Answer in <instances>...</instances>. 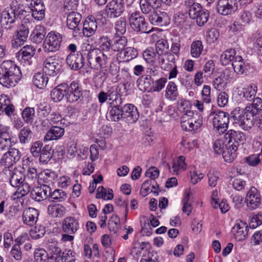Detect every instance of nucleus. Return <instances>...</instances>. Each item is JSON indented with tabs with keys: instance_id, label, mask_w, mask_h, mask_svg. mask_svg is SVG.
<instances>
[{
	"instance_id": "obj_1",
	"label": "nucleus",
	"mask_w": 262,
	"mask_h": 262,
	"mask_svg": "<svg viewBox=\"0 0 262 262\" xmlns=\"http://www.w3.org/2000/svg\"><path fill=\"white\" fill-rule=\"evenodd\" d=\"M17 2H13L9 7L6 8L2 12L0 17L1 27L7 30H11L15 29L20 20L27 16L29 12L20 4Z\"/></svg>"
},
{
	"instance_id": "obj_2",
	"label": "nucleus",
	"mask_w": 262,
	"mask_h": 262,
	"mask_svg": "<svg viewBox=\"0 0 262 262\" xmlns=\"http://www.w3.org/2000/svg\"><path fill=\"white\" fill-rule=\"evenodd\" d=\"M21 77L20 68L13 61H4L0 65V83L3 86H14Z\"/></svg>"
},
{
	"instance_id": "obj_3",
	"label": "nucleus",
	"mask_w": 262,
	"mask_h": 262,
	"mask_svg": "<svg viewBox=\"0 0 262 262\" xmlns=\"http://www.w3.org/2000/svg\"><path fill=\"white\" fill-rule=\"evenodd\" d=\"M184 5L188 11L190 18L195 20L199 26L202 27L207 23L209 13L200 4L195 3L194 0H185Z\"/></svg>"
},
{
	"instance_id": "obj_4",
	"label": "nucleus",
	"mask_w": 262,
	"mask_h": 262,
	"mask_svg": "<svg viewBox=\"0 0 262 262\" xmlns=\"http://www.w3.org/2000/svg\"><path fill=\"white\" fill-rule=\"evenodd\" d=\"M231 115L234 120V123L241 128L247 130L253 126L254 115L247 111L246 108L244 110L238 107L235 108L232 111Z\"/></svg>"
},
{
	"instance_id": "obj_5",
	"label": "nucleus",
	"mask_w": 262,
	"mask_h": 262,
	"mask_svg": "<svg viewBox=\"0 0 262 262\" xmlns=\"http://www.w3.org/2000/svg\"><path fill=\"white\" fill-rule=\"evenodd\" d=\"M129 25L136 32L140 33H150L153 28H150L144 16L139 11L130 13L128 16Z\"/></svg>"
},
{
	"instance_id": "obj_6",
	"label": "nucleus",
	"mask_w": 262,
	"mask_h": 262,
	"mask_svg": "<svg viewBox=\"0 0 262 262\" xmlns=\"http://www.w3.org/2000/svg\"><path fill=\"white\" fill-rule=\"evenodd\" d=\"M211 118L214 129L220 134H224L228 129L229 123V114L223 111L211 112Z\"/></svg>"
},
{
	"instance_id": "obj_7",
	"label": "nucleus",
	"mask_w": 262,
	"mask_h": 262,
	"mask_svg": "<svg viewBox=\"0 0 262 262\" xmlns=\"http://www.w3.org/2000/svg\"><path fill=\"white\" fill-rule=\"evenodd\" d=\"M61 41L62 36L60 33L51 31L44 39L43 50L47 53L55 52L59 49Z\"/></svg>"
},
{
	"instance_id": "obj_8",
	"label": "nucleus",
	"mask_w": 262,
	"mask_h": 262,
	"mask_svg": "<svg viewBox=\"0 0 262 262\" xmlns=\"http://www.w3.org/2000/svg\"><path fill=\"white\" fill-rule=\"evenodd\" d=\"M64 14L67 15V27L73 31V34L75 36L80 34L82 30V24L81 23L82 15L76 11L64 13Z\"/></svg>"
},
{
	"instance_id": "obj_9",
	"label": "nucleus",
	"mask_w": 262,
	"mask_h": 262,
	"mask_svg": "<svg viewBox=\"0 0 262 262\" xmlns=\"http://www.w3.org/2000/svg\"><path fill=\"white\" fill-rule=\"evenodd\" d=\"M38 180V174L36 168L29 167L26 174H24V185L20 188L21 193L27 195Z\"/></svg>"
},
{
	"instance_id": "obj_10",
	"label": "nucleus",
	"mask_w": 262,
	"mask_h": 262,
	"mask_svg": "<svg viewBox=\"0 0 262 262\" xmlns=\"http://www.w3.org/2000/svg\"><path fill=\"white\" fill-rule=\"evenodd\" d=\"M10 174V183L14 187H17V191L13 194V199L20 198L26 195L23 194L20 188L24 185V174L17 169H14Z\"/></svg>"
},
{
	"instance_id": "obj_11",
	"label": "nucleus",
	"mask_w": 262,
	"mask_h": 262,
	"mask_svg": "<svg viewBox=\"0 0 262 262\" xmlns=\"http://www.w3.org/2000/svg\"><path fill=\"white\" fill-rule=\"evenodd\" d=\"M124 11L123 0H112L108 3L105 10L107 17L116 18L121 16Z\"/></svg>"
},
{
	"instance_id": "obj_12",
	"label": "nucleus",
	"mask_w": 262,
	"mask_h": 262,
	"mask_svg": "<svg viewBox=\"0 0 262 262\" xmlns=\"http://www.w3.org/2000/svg\"><path fill=\"white\" fill-rule=\"evenodd\" d=\"M20 152L17 149L14 148L9 149V150L2 156L0 164L5 168H10L20 160Z\"/></svg>"
},
{
	"instance_id": "obj_13",
	"label": "nucleus",
	"mask_w": 262,
	"mask_h": 262,
	"mask_svg": "<svg viewBox=\"0 0 262 262\" xmlns=\"http://www.w3.org/2000/svg\"><path fill=\"white\" fill-rule=\"evenodd\" d=\"M99 102L103 104L106 102L107 100L111 101L110 105L118 101V99L121 98V95L118 92L117 89L114 86L108 88L106 91H101L97 95Z\"/></svg>"
},
{
	"instance_id": "obj_14",
	"label": "nucleus",
	"mask_w": 262,
	"mask_h": 262,
	"mask_svg": "<svg viewBox=\"0 0 262 262\" xmlns=\"http://www.w3.org/2000/svg\"><path fill=\"white\" fill-rule=\"evenodd\" d=\"M237 9L236 0H219L216 5L217 12L225 16L234 13Z\"/></svg>"
},
{
	"instance_id": "obj_15",
	"label": "nucleus",
	"mask_w": 262,
	"mask_h": 262,
	"mask_svg": "<svg viewBox=\"0 0 262 262\" xmlns=\"http://www.w3.org/2000/svg\"><path fill=\"white\" fill-rule=\"evenodd\" d=\"M35 53L34 47L25 46L16 53V57L24 66H29L32 63V59Z\"/></svg>"
},
{
	"instance_id": "obj_16",
	"label": "nucleus",
	"mask_w": 262,
	"mask_h": 262,
	"mask_svg": "<svg viewBox=\"0 0 262 262\" xmlns=\"http://www.w3.org/2000/svg\"><path fill=\"white\" fill-rule=\"evenodd\" d=\"M226 144L229 147L236 145L238 148L240 144H243L246 141L245 134L239 131H235L232 129L229 130L225 135Z\"/></svg>"
},
{
	"instance_id": "obj_17",
	"label": "nucleus",
	"mask_w": 262,
	"mask_h": 262,
	"mask_svg": "<svg viewBox=\"0 0 262 262\" xmlns=\"http://www.w3.org/2000/svg\"><path fill=\"white\" fill-rule=\"evenodd\" d=\"M122 121L132 124L135 123L139 117V113L137 107L132 104L122 105Z\"/></svg>"
},
{
	"instance_id": "obj_18",
	"label": "nucleus",
	"mask_w": 262,
	"mask_h": 262,
	"mask_svg": "<svg viewBox=\"0 0 262 262\" xmlns=\"http://www.w3.org/2000/svg\"><path fill=\"white\" fill-rule=\"evenodd\" d=\"M66 98L73 103L77 101L82 95V89L79 83L73 81L69 86L66 85Z\"/></svg>"
},
{
	"instance_id": "obj_19",
	"label": "nucleus",
	"mask_w": 262,
	"mask_h": 262,
	"mask_svg": "<svg viewBox=\"0 0 262 262\" xmlns=\"http://www.w3.org/2000/svg\"><path fill=\"white\" fill-rule=\"evenodd\" d=\"M122 99L121 98L118 99V101L110 105L107 115L108 120L114 122L122 120Z\"/></svg>"
},
{
	"instance_id": "obj_20",
	"label": "nucleus",
	"mask_w": 262,
	"mask_h": 262,
	"mask_svg": "<svg viewBox=\"0 0 262 262\" xmlns=\"http://www.w3.org/2000/svg\"><path fill=\"white\" fill-rule=\"evenodd\" d=\"M84 58L81 52L71 53L66 58V62L72 70H78L81 69L84 64Z\"/></svg>"
},
{
	"instance_id": "obj_21",
	"label": "nucleus",
	"mask_w": 262,
	"mask_h": 262,
	"mask_svg": "<svg viewBox=\"0 0 262 262\" xmlns=\"http://www.w3.org/2000/svg\"><path fill=\"white\" fill-rule=\"evenodd\" d=\"M61 66L59 64L58 60L54 57L51 56L47 58L43 64V71L46 75L49 76H56L60 71Z\"/></svg>"
},
{
	"instance_id": "obj_22",
	"label": "nucleus",
	"mask_w": 262,
	"mask_h": 262,
	"mask_svg": "<svg viewBox=\"0 0 262 262\" xmlns=\"http://www.w3.org/2000/svg\"><path fill=\"white\" fill-rule=\"evenodd\" d=\"M31 8L29 7L27 10L28 13H32V16L35 20H41L45 16V6L41 0H32L30 4Z\"/></svg>"
},
{
	"instance_id": "obj_23",
	"label": "nucleus",
	"mask_w": 262,
	"mask_h": 262,
	"mask_svg": "<svg viewBox=\"0 0 262 262\" xmlns=\"http://www.w3.org/2000/svg\"><path fill=\"white\" fill-rule=\"evenodd\" d=\"M246 201L249 209L253 210L259 207L261 204L259 191L255 187H252L247 193Z\"/></svg>"
},
{
	"instance_id": "obj_24",
	"label": "nucleus",
	"mask_w": 262,
	"mask_h": 262,
	"mask_svg": "<svg viewBox=\"0 0 262 262\" xmlns=\"http://www.w3.org/2000/svg\"><path fill=\"white\" fill-rule=\"evenodd\" d=\"M82 52L88 51L87 60L91 68L94 69L95 63H97V58L100 55L101 50L98 48H93L89 43H84L82 45Z\"/></svg>"
},
{
	"instance_id": "obj_25",
	"label": "nucleus",
	"mask_w": 262,
	"mask_h": 262,
	"mask_svg": "<svg viewBox=\"0 0 262 262\" xmlns=\"http://www.w3.org/2000/svg\"><path fill=\"white\" fill-rule=\"evenodd\" d=\"M39 214V211L34 208H28L23 211V223L28 226H33L36 224Z\"/></svg>"
},
{
	"instance_id": "obj_26",
	"label": "nucleus",
	"mask_w": 262,
	"mask_h": 262,
	"mask_svg": "<svg viewBox=\"0 0 262 262\" xmlns=\"http://www.w3.org/2000/svg\"><path fill=\"white\" fill-rule=\"evenodd\" d=\"M97 28V21L95 17L90 16L86 17L83 25L82 30L83 35L86 37L92 36Z\"/></svg>"
},
{
	"instance_id": "obj_27",
	"label": "nucleus",
	"mask_w": 262,
	"mask_h": 262,
	"mask_svg": "<svg viewBox=\"0 0 262 262\" xmlns=\"http://www.w3.org/2000/svg\"><path fill=\"white\" fill-rule=\"evenodd\" d=\"M51 189L47 185H44L40 187L33 189L31 192V196L32 199L37 202L49 198Z\"/></svg>"
},
{
	"instance_id": "obj_28",
	"label": "nucleus",
	"mask_w": 262,
	"mask_h": 262,
	"mask_svg": "<svg viewBox=\"0 0 262 262\" xmlns=\"http://www.w3.org/2000/svg\"><path fill=\"white\" fill-rule=\"evenodd\" d=\"M79 228L78 221L75 217H67L62 221V229L66 233L74 234Z\"/></svg>"
},
{
	"instance_id": "obj_29",
	"label": "nucleus",
	"mask_w": 262,
	"mask_h": 262,
	"mask_svg": "<svg viewBox=\"0 0 262 262\" xmlns=\"http://www.w3.org/2000/svg\"><path fill=\"white\" fill-rule=\"evenodd\" d=\"M235 230L234 237L236 241H242L247 236L248 232V226L243 221H237L233 227Z\"/></svg>"
},
{
	"instance_id": "obj_30",
	"label": "nucleus",
	"mask_w": 262,
	"mask_h": 262,
	"mask_svg": "<svg viewBox=\"0 0 262 262\" xmlns=\"http://www.w3.org/2000/svg\"><path fill=\"white\" fill-rule=\"evenodd\" d=\"M150 23L155 26H163L165 25L169 21L167 14L164 12H154L149 16Z\"/></svg>"
},
{
	"instance_id": "obj_31",
	"label": "nucleus",
	"mask_w": 262,
	"mask_h": 262,
	"mask_svg": "<svg viewBox=\"0 0 262 262\" xmlns=\"http://www.w3.org/2000/svg\"><path fill=\"white\" fill-rule=\"evenodd\" d=\"M234 72L237 74H244L248 72L251 68L250 63L245 61L242 56L237 55L236 60L232 63Z\"/></svg>"
},
{
	"instance_id": "obj_32",
	"label": "nucleus",
	"mask_w": 262,
	"mask_h": 262,
	"mask_svg": "<svg viewBox=\"0 0 262 262\" xmlns=\"http://www.w3.org/2000/svg\"><path fill=\"white\" fill-rule=\"evenodd\" d=\"M185 160V158L184 156H179L176 160L173 161L171 167L168 163L166 164V167L172 174L178 175L180 170H185L186 169L187 165Z\"/></svg>"
},
{
	"instance_id": "obj_33",
	"label": "nucleus",
	"mask_w": 262,
	"mask_h": 262,
	"mask_svg": "<svg viewBox=\"0 0 262 262\" xmlns=\"http://www.w3.org/2000/svg\"><path fill=\"white\" fill-rule=\"evenodd\" d=\"M154 79L150 75H144L140 77L137 81L139 89L142 92L152 91V84Z\"/></svg>"
},
{
	"instance_id": "obj_34",
	"label": "nucleus",
	"mask_w": 262,
	"mask_h": 262,
	"mask_svg": "<svg viewBox=\"0 0 262 262\" xmlns=\"http://www.w3.org/2000/svg\"><path fill=\"white\" fill-rule=\"evenodd\" d=\"M64 134V129L61 126L53 125L47 132L44 139L46 141L58 140Z\"/></svg>"
},
{
	"instance_id": "obj_35",
	"label": "nucleus",
	"mask_w": 262,
	"mask_h": 262,
	"mask_svg": "<svg viewBox=\"0 0 262 262\" xmlns=\"http://www.w3.org/2000/svg\"><path fill=\"white\" fill-rule=\"evenodd\" d=\"M46 34L45 28L41 25H37L31 35V40L36 43H40L45 38Z\"/></svg>"
},
{
	"instance_id": "obj_36",
	"label": "nucleus",
	"mask_w": 262,
	"mask_h": 262,
	"mask_svg": "<svg viewBox=\"0 0 262 262\" xmlns=\"http://www.w3.org/2000/svg\"><path fill=\"white\" fill-rule=\"evenodd\" d=\"M236 57L235 50L233 49H228L222 54L221 62L223 65L227 66L230 62L232 63L236 60Z\"/></svg>"
},
{
	"instance_id": "obj_37",
	"label": "nucleus",
	"mask_w": 262,
	"mask_h": 262,
	"mask_svg": "<svg viewBox=\"0 0 262 262\" xmlns=\"http://www.w3.org/2000/svg\"><path fill=\"white\" fill-rule=\"evenodd\" d=\"M48 212L52 217H61L66 213V208L58 204L50 205L48 207Z\"/></svg>"
},
{
	"instance_id": "obj_38",
	"label": "nucleus",
	"mask_w": 262,
	"mask_h": 262,
	"mask_svg": "<svg viewBox=\"0 0 262 262\" xmlns=\"http://www.w3.org/2000/svg\"><path fill=\"white\" fill-rule=\"evenodd\" d=\"M179 95L176 84L173 81L168 83L165 90V98L170 101H174Z\"/></svg>"
},
{
	"instance_id": "obj_39",
	"label": "nucleus",
	"mask_w": 262,
	"mask_h": 262,
	"mask_svg": "<svg viewBox=\"0 0 262 262\" xmlns=\"http://www.w3.org/2000/svg\"><path fill=\"white\" fill-rule=\"evenodd\" d=\"M48 78L43 73L38 72L34 74L33 78V83L37 88L42 89L47 85Z\"/></svg>"
},
{
	"instance_id": "obj_40",
	"label": "nucleus",
	"mask_w": 262,
	"mask_h": 262,
	"mask_svg": "<svg viewBox=\"0 0 262 262\" xmlns=\"http://www.w3.org/2000/svg\"><path fill=\"white\" fill-rule=\"evenodd\" d=\"M246 110L250 112L255 116L262 111V99L259 97H256L253 99L252 103L247 106Z\"/></svg>"
},
{
	"instance_id": "obj_41",
	"label": "nucleus",
	"mask_w": 262,
	"mask_h": 262,
	"mask_svg": "<svg viewBox=\"0 0 262 262\" xmlns=\"http://www.w3.org/2000/svg\"><path fill=\"white\" fill-rule=\"evenodd\" d=\"M51 98L54 102L60 101L63 97H66V85H58L51 92Z\"/></svg>"
},
{
	"instance_id": "obj_42",
	"label": "nucleus",
	"mask_w": 262,
	"mask_h": 262,
	"mask_svg": "<svg viewBox=\"0 0 262 262\" xmlns=\"http://www.w3.org/2000/svg\"><path fill=\"white\" fill-rule=\"evenodd\" d=\"M237 150L236 145L229 147L228 144H226L225 149L222 153L224 160L228 163L232 162L237 156Z\"/></svg>"
},
{
	"instance_id": "obj_43",
	"label": "nucleus",
	"mask_w": 262,
	"mask_h": 262,
	"mask_svg": "<svg viewBox=\"0 0 262 262\" xmlns=\"http://www.w3.org/2000/svg\"><path fill=\"white\" fill-rule=\"evenodd\" d=\"M127 40L125 36L115 37L112 41L111 48L114 51L121 52L127 45Z\"/></svg>"
},
{
	"instance_id": "obj_44",
	"label": "nucleus",
	"mask_w": 262,
	"mask_h": 262,
	"mask_svg": "<svg viewBox=\"0 0 262 262\" xmlns=\"http://www.w3.org/2000/svg\"><path fill=\"white\" fill-rule=\"evenodd\" d=\"M53 151L49 145H45L39 154V162L42 164H47L52 158Z\"/></svg>"
},
{
	"instance_id": "obj_45",
	"label": "nucleus",
	"mask_w": 262,
	"mask_h": 262,
	"mask_svg": "<svg viewBox=\"0 0 262 262\" xmlns=\"http://www.w3.org/2000/svg\"><path fill=\"white\" fill-rule=\"evenodd\" d=\"M120 54L124 61L128 62L137 56L138 51L134 48L127 47L121 51Z\"/></svg>"
},
{
	"instance_id": "obj_46",
	"label": "nucleus",
	"mask_w": 262,
	"mask_h": 262,
	"mask_svg": "<svg viewBox=\"0 0 262 262\" xmlns=\"http://www.w3.org/2000/svg\"><path fill=\"white\" fill-rule=\"evenodd\" d=\"M33 133L29 127H24L22 128L18 134L19 142L21 144L29 143L32 139Z\"/></svg>"
},
{
	"instance_id": "obj_47",
	"label": "nucleus",
	"mask_w": 262,
	"mask_h": 262,
	"mask_svg": "<svg viewBox=\"0 0 262 262\" xmlns=\"http://www.w3.org/2000/svg\"><path fill=\"white\" fill-rule=\"evenodd\" d=\"M99 57L97 58V63L94 67V69L99 70L101 68H105L107 67V62L110 58L111 54L105 53L101 51Z\"/></svg>"
},
{
	"instance_id": "obj_48",
	"label": "nucleus",
	"mask_w": 262,
	"mask_h": 262,
	"mask_svg": "<svg viewBox=\"0 0 262 262\" xmlns=\"http://www.w3.org/2000/svg\"><path fill=\"white\" fill-rule=\"evenodd\" d=\"M34 257L36 262H48L50 259L47 251L43 248H37L34 252Z\"/></svg>"
},
{
	"instance_id": "obj_49",
	"label": "nucleus",
	"mask_w": 262,
	"mask_h": 262,
	"mask_svg": "<svg viewBox=\"0 0 262 262\" xmlns=\"http://www.w3.org/2000/svg\"><path fill=\"white\" fill-rule=\"evenodd\" d=\"M203 50V45L201 40H195L191 45L190 53L194 58H198L201 55Z\"/></svg>"
},
{
	"instance_id": "obj_50",
	"label": "nucleus",
	"mask_w": 262,
	"mask_h": 262,
	"mask_svg": "<svg viewBox=\"0 0 262 262\" xmlns=\"http://www.w3.org/2000/svg\"><path fill=\"white\" fill-rule=\"evenodd\" d=\"M113 190H108L104 189L103 186H99L97 190L96 197L97 199H103L104 200H112L113 198Z\"/></svg>"
},
{
	"instance_id": "obj_51",
	"label": "nucleus",
	"mask_w": 262,
	"mask_h": 262,
	"mask_svg": "<svg viewBox=\"0 0 262 262\" xmlns=\"http://www.w3.org/2000/svg\"><path fill=\"white\" fill-rule=\"evenodd\" d=\"M46 233L45 227L43 226H36L30 231L31 237L34 239H38L42 237Z\"/></svg>"
},
{
	"instance_id": "obj_52",
	"label": "nucleus",
	"mask_w": 262,
	"mask_h": 262,
	"mask_svg": "<svg viewBox=\"0 0 262 262\" xmlns=\"http://www.w3.org/2000/svg\"><path fill=\"white\" fill-rule=\"evenodd\" d=\"M47 248L50 259H54L56 256L59 255L61 253V250L55 242L49 243Z\"/></svg>"
},
{
	"instance_id": "obj_53",
	"label": "nucleus",
	"mask_w": 262,
	"mask_h": 262,
	"mask_svg": "<svg viewBox=\"0 0 262 262\" xmlns=\"http://www.w3.org/2000/svg\"><path fill=\"white\" fill-rule=\"evenodd\" d=\"M156 48L157 55L167 52L169 51L168 42L165 39H160L156 42Z\"/></svg>"
},
{
	"instance_id": "obj_54",
	"label": "nucleus",
	"mask_w": 262,
	"mask_h": 262,
	"mask_svg": "<svg viewBox=\"0 0 262 262\" xmlns=\"http://www.w3.org/2000/svg\"><path fill=\"white\" fill-rule=\"evenodd\" d=\"M23 119L25 123L31 122L35 116V110L33 107H27L21 113Z\"/></svg>"
},
{
	"instance_id": "obj_55",
	"label": "nucleus",
	"mask_w": 262,
	"mask_h": 262,
	"mask_svg": "<svg viewBox=\"0 0 262 262\" xmlns=\"http://www.w3.org/2000/svg\"><path fill=\"white\" fill-rule=\"evenodd\" d=\"M78 6V0H64L63 5V12L64 13L75 11Z\"/></svg>"
},
{
	"instance_id": "obj_56",
	"label": "nucleus",
	"mask_w": 262,
	"mask_h": 262,
	"mask_svg": "<svg viewBox=\"0 0 262 262\" xmlns=\"http://www.w3.org/2000/svg\"><path fill=\"white\" fill-rule=\"evenodd\" d=\"M120 219L115 214H113L108 220V228L110 231L116 233L120 225Z\"/></svg>"
},
{
	"instance_id": "obj_57",
	"label": "nucleus",
	"mask_w": 262,
	"mask_h": 262,
	"mask_svg": "<svg viewBox=\"0 0 262 262\" xmlns=\"http://www.w3.org/2000/svg\"><path fill=\"white\" fill-rule=\"evenodd\" d=\"M126 20L125 17H122L115 23V30L120 35H123L126 31Z\"/></svg>"
},
{
	"instance_id": "obj_58",
	"label": "nucleus",
	"mask_w": 262,
	"mask_h": 262,
	"mask_svg": "<svg viewBox=\"0 0 262 262\" xmlns=\"http://www.w3.org/2000/svg\"><path fill=\"white\" fill-rule=\"evenodd\" d=\"M66 196V193L62 190L56 189L53 192L51 191L49 199H51L52 201L62 202Z\"/></svg>"
},
{
	"instance_id": "obj_59",
	"label": "nucleus",
	"mask_w": 262,
	"mask_h": 262,
	"mask_svg": "<svg viewBox=\"0 0 262 262\" xmlns=\"http://www.w3.org/2000/svg\"><path fill=\"white\" fill-rule=\"evenodd\" d=\"M152 182H154L151 180H148L145 181L142 185L141 192L145 196L149 192H153L155 195H158L159 194V191L153 190L151 189L150 186L152 184Z\"/></svg>"
},
{
	"instance_id": "obj_60",
	"label": "nucleus",
	"mask_w": 262,
	"mask_h": 262,
	"mask_svg": "<svg viewBox=\"0 0 262 262\" xmlns=\"http://www.w3.org/2000/svg\"><path fill=\"white\" fill-rule=\"evenodd\" d=\"M50 106L45 102L40 103L37 105V113L40 117H46L50 112Z\"/></svg>"
},
{
	"instance_id": "obj_61",
	"label": "nucleus",
	"mask_w": 262,
	"mask_h": 262,
	"mask_svg": "<svg viewBox=\"0 0 262 262\" xmlns=\"http://www.w3.org/2000/svg\"><path fill=\"white\" fill-rule=\"evenodd\" d=\"M49 121L51 124L58 125H64L66 123V119L62 118L61 116L59 114L52 113L49 118Z\"/></svg>"
},
{
	"instance_id": "obj_62",
	"label": "nucleus",
	"mask_w": 262,
	"mask_h": 262,
	"mask_svg": "<svg viewBox=\"0 0 262 262\" xmlns=\"http://www.w3.org/2000/svg\"><path fill=\"white\" fill-rule=\"evenodd\" d=\"M10 256L17 261H20L23 256V254L20 247L12 246L10 252Z\"/></svg>"
},
{
	"instance_id": "obj_63",
	"label": "nucleus",
	"mask_w": 262,
	"mask_h": 262,
	"mask_svg": "<svg viewBox=\"0 0 262 262\" xmlns=\"http://www.w3.org/2000/svg\"><path fill=\"white\" fill-rule=\"evenodd\" d=\"M208 185L211 187H214L217 183L219 174L217 171H209L207 174Z\"/></svg>"
},
{
	"instance_id": "obj_64",
	"label": "nucleus",
	"mask_w": 262,
	"mask_h": 262,
	"mask_svg": "<svg viewBox=\"0 0 262 262\" xmlns=\"http://www.w3.org/2000/svg\"><path fill=\"white\" fill-rule=\"evenodd\" d=\"M252 14L247 10L242 11L239 15V20L243 26L248 24L252 20Z\"/></svg>"
}]
</instances>
